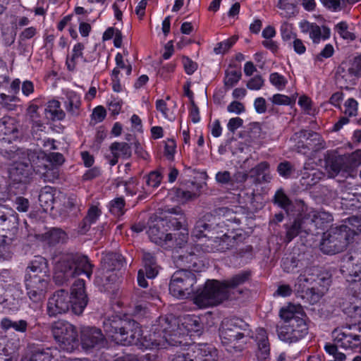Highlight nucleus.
Returning a JSON list of instances; mask_svg holds the SVG:
<instances>
[{"mask_svg":"<svg viewBox=\"0 0 361 361\" xmlns=\"http://www.w3.org/2000/svg\"><path fill=\"white\" fill-rule=\"evenodd\" d=\"M211 216H205L198 220L192 232L191 242L188 243V229L180 221V219L170 216L167 219L151 217L148 221L147 233L150 240L164 248L184 247L187 255H174L189 268L196 269V254L194 251L188 252L189 249L195 250L197 252L202 250L204 252H211L214 250H224L227 247L231 241L228 229L224 222H219L212 228Z\"/></svg>","mask_w":361,"mask_h":361,"instance_id":"f257e3e1","label":"nucleus"},{"mask_svg":"<svg viewBox=\"0 0 361 361\" xmlns=\"http://www.w3.org/2000/svg\"><path fill=\"white\" fill-rule=\"evenodd\" d=\"M179 326L178 319L173 315L160 317L151 329L152 334L142 336L138 323L118 315L108 317L103 322L106 337L117 344L136 345L145 349L164 348L166 346L181 345L183 337L188 333L199 334L202 329L200 319L195 315H186Z\"/></svg>","mask_w":361,"mask_h":361,"instance_id":"f03ea898","label":"nucleus"},{"mask_svg":"<svg viewBox=\"0 0 361 361\" xmlns=\"http://www.w3.org/2000/svg\"><path fill=\"white\" fill-rule=\"evenodd\" d=\"M279 316L281 323L276 326V333L280 341L293 344L307 336L309 322L300 305L287 304L280 309Z\"/></svg>","mask_w":361,"mask_h":361,"instance_id":"7ed1b4c3","label":"nucleus"},{"mask_svg":"<svg viewBox=\"0 0 361 361\" xmlns=\"http://www.w3.org/2000/svg\"><path fill=\"white\" fill-rule=\"evenodd\" d=\"M249 276L248 272L243 271L223 282L207 280L204 286L195 293L193 303L200 309L216 306L228 298L231 289L248 280Z\"/></svg>","mask_w":361,"mask_h":361,"instance_id":"20e7f679","label":"nucleus"},{"mask_svg":"<svg viewBox=\"0 0 361 361\" xmlns=\"http://www.w3.org/2000/svg\"><path fill=\"white\" fill-rule=\"evenodd\" d=\"M88 299L85 292V281L76 280L71 286V295L63 290L56 291L47 302V312L50 316L66 312L70 307L75 314L83 312Z\"/></svg>","mask_w":361,"mask_h":361,"instance_id":"39448f33","label":"nucleus"},{"mask_svg":"<svg viewBox=\"0 0 361 361\" xmlns=\"http://www.w3.org/2000/svg\"><path fill=\"white\" fill-rule=\"evenodd\" d=\"M92 265L85 256L68 253L61 256L55 266L54 279L62 284L70 278L84 274L87 278L92 275Z\"/></svg>","mask_w":361,"mask_h":361,"instance_id":"423d86ee","label":"nucleus"},{"mask_svg":"<svg viewBox=\"0 0 361 361\" xmlns=\"http://www.w3.org/2000/svg\"><path fill=\"white\" fill-rule=\"evenodd\" d=\"M275 203L278 204L281 209L286 211V214L292 212L290 207L297 209L298 212H302L305 214V219L307 226L311 229L314 227L316 229L323 228L326 224L330 223L333 221L331 214L324 211H315L313 209H308L305 204L300 201L293 203L290 201L288 197L284 194L283 190H279L275 194Z\"/></svg>","mask_w":361,"mask_h":361,"instance_id":"0eeeda50","label":"nucleus"},{"mask_svg":"<svg viewBox=\"0 0 361 361\" xmlns=\"http://www.w3.org/2000/svg\"><path fill=\"white\" fill-rule=\"evenodd\" d=\"M329 280L318 276V269L315 267L305 269L298 276L295 284V288L298 292L304 293L306 295L312 294V302H317L324 291L327 289Z\"/></svg>","mask_w":361,"mask_h":361,"instance_id":"6e6552de","label":"nucleus"},{"mask_svg":"<svg viewBox=\"0 0 361 361\" xmlns=\"http://www.w3.org/2000/svg\"><path fill=\"white\" fill-rule=\"evenodd\" d=\"M361 165V150H356L350 154L329 157L326 160V170L329 178L338 173L345 177H354L355 170Z\"/></svg>","mask_w":361,"mask_h":361,"instance_id":"1a4fd4ad","label":"nucleus"},{"mask_svg":"<svg viewBox=\"0 0 361 361\" xmlns=\"http://www.w3.org/2000/svg\"><path fill=\"white\" fill-rule=\"evenodd\" d=\"M51 332L63 350L71 353L78 349L79 346L78 332L73 324L63 320L56 321L51 326Z\"/></svg>","mask_w":361,"mask_h":361,"instance_id":"9d476101","label":"nucleus"},{"mask_svg":"<svg viewBox=\"0 0 361 361\" xmlns=\"http://www.w3.org/2000/svg\"><path fill=\"white\" fill-rule=\"evenodd\" d=\"M196 283V276L193 272L187 269L178 270L171 278L169 293L178 299L187 298L193 293Z\"/></svg>","mask_w":361,"mask_h":361,"instance_id":"9b49d317","label":"nucleus"},{"mask_svg":"<svg viewBox=\"0 0 361 361\" xmlns=\"http://www.w3.org/2000/svg\"><path fill=\"white\" fill-rule=\"evenodd\" d=\"M351 243L350 235L343 233L338 227L324 233L320 250L325 254L334 255L342 252Z\"/></svg>","mask_w":361,"mask_h":361,"instance_id":"f8f14e48","label":"nucleus"},{"mask_svg":"<svg viewBox=\"0 0 361 361\" xmlns=\"http://www.w3.org/2000/svg\"><path fill=\"white\" fill-rule=\"evenodd\" d=\"M49 283V274L25 276L27 295L33 302H42L45 298Z\"/></svg>","mask_w":361,"mask_h":361,"instance_id":"ddd939ff","label":"nucleus"},{"mask_svg":"<svg viewBox=\"0 0 361 361\" xmlns=\"http://www.w3.org/2000/svg\"><path fill=\"white\" fill-rule=\"evenodd\" d=\"M238 324V319H226L222 322L219 329V336L222 344L235 350H240V348L236 345L240 339L245 336L253 337V336L245 335V332H242Z\"/></svg>","mask_w":361,"mask_h":361,"instance_id":"4468645a","label":"nucleus"},{"mask_svg":"<svg viewBox=\"0 0 361 361\" xmlns=\"http://www.w3.org/2000/svg\"><path fill=\"white\" fill-rule=\"evenodd\" d=\"M28 160L33 171L44 176H47L48 172L47 162H50L52 165H61L64 161L63 155L57 152L50 153L48 156L44 153L37 156L35 153L29 154Z\"/></svg>","mask_w":361,"mask_h":361,"instance_id":"2eb2a0df","label":"nucleus"},{"mask_svg":"<svg viewBox=\"0 0 361 361\" xmlns=\"http://www.w3.org/2000/svg\"><path fill=\"white\" fill-rule=\"evenodd\" d=\"M104 341V336L99 329L84 326L80 330V343L85 351L102 346Z\"/></svg>","mask_w":361,"mask_h":361,"instance_id":"dca6fc26","label":"nucleus"},{"mask_svg":"<svg viewBox=\"0 0 361 361\" xmlns=\"http://www.w3.org/2000/svg\"><path fill=\"white\" fill-rule=\"evenodd\" d=\"M21 361H90L87 358H68L62 357L61 352L56 348H49L37 351L30 356H26Z\"/></svg>","mask_w":361,"mask_h":361,"instance_id":"f3484780","label":"nucleus"},{"mask_svg":"<svg viewBox=\"0 0 361 361\" xmlns=\"http://www.w3.org/2000/svg\"><path fill=\"white\" fill-rule=\"evenodd\" d=\"M352 265L351 262L348 261L345 264L341 267V272L344 274L348 282L353 283L352 289L355 292L358 290V294H361V265L355 264L352 267L350 270H348ZM355 314L361 317V305L355 306L353 307Z\"/></svg>","mask_w":361,"mask_h":361,"instance_id":"a211bd4d","label":"nucleus"},{"mask_svg":"<svg viewBox=\"0 0 361 361\" xmlns=\"http://www.w3.org/2000/svg\"><path fill=\"white\" fill-rule=\"evenodd\" d=\"M301 32L308 34L310 38L314 44H319L330 37V30L326 26H319L307 20H302L299 23Z\"/></svg>","mask_w":361,"mask_h":361,"instance_id":"6ab92c4d","label":"nucleus"},{"mask_svg":"<svg viewBox=\"0 0 361 361\" xmlns=\"http://www.w3.org/2000/svg\"><path fill=\"white\" fill-rule=\"evenodd\" d=\"M143 264V268L140 269L137 273V283L140 286L146 288L147 286V282L145 279V276L147 279H154L158 274L159 271L154 258L150 253L144 254Z\"/></svg>","mask_w":361,"mask_h":361,"instance_id":"aec40b11","label":"nucleus"},{"mask_svg":"<svg viewBox=\"0 0 361 361\" xmlns=\"http://www.w3.org/2000/svg\"><path fill=\"white\" fill-rule=\"evenodd\" d=\"M333 337L337 345L345 349L358 350L361 353V336L346 334L336 329L333 332Z\"/></svg>","mask_w":361,"mask_h":361,"instance_id":"412c9836","label":"nucleus"},{"mask_svg":"<svg viewBox=\"0 0 361 361\" xmlns=\"http://www.w3.org/2000/svg\"><path fill=\"white\" fill-rule=\"evenodd\" d=\"M19 136V132L13 118L6 116L0 121V140L6 142L16 140Z\"/></svg>","mask_w":361,"mask_h":361,"instance_id":"4be33fe9","label":"nucleus"},{"mask_svg":"<svg viewBox=\"0 0 361 361\" xmlns=\"http://www.w3.org/2000/svg\"><path fill=\"white\" fill-rule=\"evenodd\" d=\"M290 209H292V212L287 214L288 215H295L297 212L299 216L294 221L291 226L287 228L286 235V240L287 243L290 242L301 231H304L305 233L311 231V228L307 226L305 217L302 216V212H298L297 209H295L293 207H290Z\"/></svg>","mask_w":361,"mask_h":361,"instance_id":"5701e85b","label":"nucleus"},{"mask_svg":"<svg viewBox=\"0 0 361 361\" xmlns=\"http://www.w3.org/2000/svg\"><path fill=\"white\" fill-rule=\"evenodd\" d=\"M255 339L257 343L258 349L256 356L258 360H266L269 356L270 346L267 331L259 328L256 330Z\"/></svg>","mask_w":361,"mask_h":361,"instance_id":"b1692460","label":"nucleus"},{"mask_svg":"<svg viewBox=\"0 0 361 361\" xmlns=\"http://www.w3.org/2000/svg\"><path fill=\"white\" fill-rule=\"evenodd\" d=\"M156 109L164 118L170 121H173L176 119L177 104L169 97H167L166 100L158 99L156 102Z\"/></svg>","mask_w":361,"mask_h":361,"instance_id":"393cba45","label":"nucleus"},{"mask_svg":"<svg viewBox=\"0 0 361 361\" xmlns=\"http://www.w3.org/2000/svg\"><path fill=\"white\" fill-rule=\"evenodd\" d=\"M49 274L47 259L41 256H36L26 268L25 276Z\"/></svg>","mask_w":361,"mask_h":361,"instance_id":"a878e982","label":"nucleus"},{"mask_svg":"<svg viewBox=\"0 0 361 361\" xmlns=\"http://www.w3.org/2000/svg\"><path fill=\"white\" fill-rule=\"evenodd\" d=\"M343 233L350 235V241L353 242L355 235L361 233V218L352 216L344 221V224L338 226Z\"/></svg>","mask_w":361,"mask_h":361,"instance_id":"bb28decb","label":"nucleus"},{"mask_svg":"<svg viewBox=\"0 0 361 361\" xmlns=\"http://www.w3.org/2000/svg\"><path fill=\"white\" fill-rule=\"evenodd\" d=\"M64 105L69 114L73 116H78L81 106L80 94L73 91H67Z\"/></svg>","mask_w":361,"mask_h":361,"instance_id":"cd10ccee","label":"nucleus"},{"mask_svg":"<svg viewBox=\"0 0 361 361\" xmlns=\"http://www.w3.org/2000/svg\"><path fill=\"white\" fill-rule=\"evenodd\" d=\"M27 326V322L23 319L13 321L8 317H4L0 322V326L5 331L13 329L17 332L25 333Z\"/></svg>","mask_w":361,"mask_h":361,"instance_id":"c85d7f7f","label":"nucleus"},{"mask_svg":"<svg viewBox=\"0 0 361 361\" xmlns=\"http://www.w3.org/2000/svg\"><path fill=\"white\" fill-rule=\"evenodd\" d=\"M269 165L266 161H262L252 169L251 173L256 177V179L262 182H269L272 176L269 173Z\"/></svg>","mask_w":361,"mask_h":361,"instance_id":"c756f323","label":"nucleus"},{"mask_svg":"<svg viewBox=\"0 0 361 361\" xmlns=\"http://www.w3.org/2000/svg\"><path fill=\"white\" fill-rule=\"evenodd\" d=\"M197 192L195 191L183 190L181 189H175L169 192V197L172 200L178 203H185L197 196Z\"/></svg>","mask_w":361,"mask_h":361,"instance_id":"7c9ffc66","label":"nucleus"},{"mask_svg":"<svg viewBox=\"0 0 361 361\" xmlns=\"http://www.w3.org/2000/svg\"><path fill=\"white\" fill-rule=\"evenodd\" d=\"M113 156L122 159H128L131 156L130 146L126 142H114L111 145Z\"/></svg>","mask_w":361,"mask_h":361,"instance_id":"2f4dec72","label":"nucleus"},{"mask_svg":"<svg viewBox=\"0 0 361 361\" xmlns=\"http://www.w3.org/2000/svg\"><path fill=\"white\" fill-rule=\"evenodd\" d=\"M67 238L66 233L59 228H52L44 234V240L49 245L63 243Z\"/></svg>","mask_w":361,"mask_h":361,"instance_id":"473e14b6","label":"nucleus"},{"mask_svg":"<svg viewBox=\"0 0 361 361\" xmlns=\"http://www.w3.org/2000/svg\"><path fill=\"white\" fill-rule=\"evenodd\" d=\"M299 0H279L276 6L281 11V15L290 17L296 13V6Z\"/></svg>","mask_w":361,"mask_h":361,"instance_id":"72a5a7b5","label":"nucleus"},{"mask_svg":"<svg viewBox=\"0 0 361 361\" xmlns=\"http://www.w3.org/2000/svg\"><path fill=\"white\" fill-rule=\"evenodd\" d=\"M83 49L84 46L81 43H77L74 45L71 55L68 56L66 59V64L68 70H73L75 64L82 59Z\"/></svg>","mask_w":361,"mask_h":361,"instance_id":"f704fd0d","label":"nucleus"},{"mask_svg":"<svg viewBox=\"0 0 361 361\" xmlns=\"http://www.w3.org/2000/svg\"><path fill=\"white\" fill-rule=\"evenodd\" d=\"M46 112L49 114L53 120H62L65 117V113L61 108L59 101L53 99L47 103Z\"/></svg>","mask_w":361,"mask_h":361,"instance_id":"c9c22d12","label":"nucleus"},{"mask_svg":"<svg viewBox=\"0 0 361 361\" xmlns=\"http://www.w3.org/2000/svg\"><path fill=\"white\" fill-rule=\"evenodd\" d=\"M14 297L11 298H6V305L12 312H17L20 310V307L23 303V293L19 289L14 290Z\"/></svg>","mask_w":361,"mask_h":361,"instance_id":"e433bc0d","label":"nucleus"},{"mask_svg":"<svg viewBox=\"0 0 361 361\" xmlns=\"http://www.w3.org/2000/svg\"><path fill=\"white\" fill-rule=\"evenodd\" d=\"M39 201L41 206L45 207V209H47L49 207H52L54 196L51 187H45L41 190L39 195Z\"/></svg>","mask_w":361,"mask_h":361,"instance_id":"4c0bfd02","label":"nucleus"},{"mask_svg":"<svg viewBox=\"0 0 361 361\" xmlns=\"http://www.w3.org/2000/svg\"><path fill=\"white\" fill-rule=\"evenodd\" d=\"M241 77L242 74L239 71L232 70L226 71L224 80L225 88L228 90L233 87L240 81Z\"/></svg>","mask_w":361,"mask_h":361,"instance_id":"58836bf2","label":"nucleus"},{"mask_svg":"<svg viewBox=\"0 0 361 361\" xmlns=\"http://www.w3.org/2000/svg\"><path fill=\"white\" fill-rule=\"evenodd\" d=\"M269 82L279 91L285 89L288 80L285 76L279 73H272L269 75Z\"/></svg>","mask_w":361,"mask_h":361,"instance_id":"ea45409f","label":"nucleus"},{"mask_svg":"<svg viewBox=\"0 0 361 361\" xmlns=\"http://www.w3.org/2000/svg\"><path fill=\"white\" fill-rule=\"evenodd\" d=\"M18 101V98L16 96H9L4 93H0V104L9 111L16 109V103Z\"/></svg>","mask_w":361,"mask_h":361,"instance_id":"a19ab883","label":"nucleus"},{"mask_svg":"<svg viewBox=\"0 0 361 361\" xmlns=\"http://www.w3.org/2000/svg\"><path fill=\"white\" fill-rule=\"evenodd\" d=\"M236 38L231 37L216 44L214 48L216 54H225L236 42Z\"/></svg>","mask_w":361,"mask_h":361,"instance_id":"79ce46f5","label":"nucleus"},{"mask_svg":"<svg viewBox=\"0 0 361 361\" xmlns=\"http://www.w3.org/2000/svg\"><path fill=\"white\" fill-rule=\"evenodd\" d=\"M102 212L101 209L98 207L97 205H92L87 212V216L84 220V223L86 225L92 224L96 223L99 216H101Z\"/></svg>","mask_w":361,"mask_h":361,"instance_id":"37998d69","label":"nucleus"},{"mask_svg":"<svg viewBox=\"0 0 361 361\" xmlns=\"http://www.w3.org/2000/svg\"><path fill=\"white\" fill-rule=\"evenodd\" d=\"M324 349L326 352L331 356H332L333 359L329 361H345V355L344 353L338 352L337 348L331 343H327L324 346Z\"/></svg>","mask_w":361,"mask_h":361,"instance_id":"c03bdc74","label":"nucleus"},{"mask_svg":"<svg viewBox=\"0 0 361 361\" xmlns=\"http://www.w3.org/2000/svg\"><path fill=\"white\" fill-rule=\"evenodd\" d=\"M324 177V174L319 171H312L311 173L306 175L304 174L302 179L304 180L303 184L311 186L316 184L320 179Z\"/></svg>","mask_w":361,"mask_h":361,"instance_id":"a18cd8bd","label":"nucleus"},{"mask_svg":"<svg viewBox=\"0 0 361 361\" xmlns=\"http://www.w3.org/2000/svg\"><path fill=\"white\" fill-rule=\"evenodd\" d=\"M124 200L121 197H118L112 200L110 203V212L115 216L123 214Z\"/></svg>","mask_w":361,"mask_h":361,"instance_id":"49530a36","label":"nucleus"},{"mask_svg":"<svg viewBox=\"0 0 361 361\" xmlns=\"http://www.w3.org/2000/svg\"><path fill=\"white\" fill-rule=\"evenodd\" d=\"M298 105L307 114H314L315 110L312 108V102L311 99L305 96L302 95L299 97Z\"/></svg>","mask_w":361,"mask_h":361,"instance_id":"de8ad7c7","label":"nucleus"},{"mask_svg":"<svg viewBox=\"0 0 361 361\" xmlns=\"http://www.w3.org/2000/svg\"><path fill=\"white\" fill-rule=\"evenodd\" d=\"M176 67V63L175 61L169 62L159 68L158 74L164 79H168L171 74L174 72Z\"/></svg>","mask_w":361,"mask_h":361,"instance_id":"09e8293b","label":"nucleus"},{"mask_svg":"<svg viewBox=\"0 0 361 361\" xmlns=\"http://www.w3.org/2000/svg\"><path fill=\"white\" fill-rule=\"evenodd\" d=\"M336 30L338 34L345 39H353L354 35L348 30V24L344 22H340L336 25Z\"/></svg>","mask_w":361,"mask_h":361,"instance_id":"8fccbe9b","label":"nucleus"},{"mask_svg":"<svg viewBox=\"0 0 361 361\" xmlns=\"http://www.w3.org/2000/svg\"><path fill=\"white\" fill-rule=\"evenodd\" d=\"M281 36L283 40H294L297 38V35L293 31L292 27L288 23H284L281 27Z\"/></svg>","mask_w":361,"mask_h":361,"instance_id":"3c124183","label":"nucleus"},{"mask_svg":"<svg viewBox=\"0 0 361 361\" xmlns=\"http://www.w3.org/2000/svg\"><path fill=\"white\" fill-rule=\"evenodd\" d=\"M358 104L353 98L348 99L345 103V111L344 113L348 116H355L357 113Z\"/></svg>","mask_w":361,"mask_h":361,"instance_id":"603ef678","label":"nucleus"},{"mask_svg":"<svg viewBox=\"0 0 361 361\" xmlns=\"http://www.w3.org/2000/svg\"><path fill=\"white\" fill-rule=\"evenodd\" d=\"M161 181V176L159 171L151 172L147 178V185L152 188L158 187Z\"/></svg>","mask_w":361,"mask_h":361,"instance_id":"864d4df0","label":"nucleus"},{"mask_svg":"<svg viewBox=\"0 0 361 361\" xmlns=\"http://www.w3.org/2000/svg\"><path fill=\"white\" fill-rule=\"evenodd\" d=\"M277 171L281 176L288 178L292 173L293 166L288 161H283L279 164Z\"/></svg>","mask_w":361,"mask_h":361,"instance_id":"5fc2aeb1","label":"nucleus"},{"mask_svg":"<svg viewBox=\"0 0 361 361\" xmlns=\"http://www.w3.org/2000/svg\"><path fill=\"white\" fill-rule=\"evenodd\" d=\"M106 115V109L102 106L95 107L92 114V120L95 123H100L104 121Z\"/></svg>","mask_w":361,"mask_h":361,"instance_id":"6e6d98bb","label":"nucleus"},{"mask_svg":"<svg viewBox=\"0 0 361 361\" xmlns=\"http://www.w3.org/2000/svg\"><path fill=\"white\" fill-rule=\"evenodd\" d=\"M263 85V78L260 75H256L248 80L247 87L251 90H259Z\"/></svg>","mask_w":361,"mask_h":361,"instance_id":"4d7b16f0","label":"nucleus"},{"mask_svg":"<svg viewBox=\"0 0 361 361\" xmlns=\"http://www.w3.org/2000/svg\"><path fill=\"white\" fill-rule=\"evenodd\" d=\"M270 100L276 105H290L293 102L290 97L281 94H274Z\"/></svg>","mask_w":361,"mask_h":361,"instance_id":"13d9d810","label":"nucleus"},{"mask_svg":"<svg viewBox=\"0 0 361 361\" xmlns=\"http://www.w3.org/2000/svg\"><path fill=\"white\" fill-rule=\"evenodd\" d=\"M227 111L229 113L239 115L245 112V108L243 103L238 101H233L228 105Z\"/></svg>","mask_w":361,"mask_h":361,"instance_id":"bf43d9fd","label":"nucleus"},{"mask_svg":"<svg viewBox=\"0 0 361 361\" xmlns=\"http://www.w3.org/2000/svg\"><path fill=\"white\" fill-rule=\"evenodd\" d=\"M324 6L332 11H338L341 9L344 0H321Z\"/></svg>","mask_w":361,"mask_h":361,"instance_id":"052dcab7","label":"nucleus"},{"mask_svg":"<svg viewBox=\"0 0 361 361\" xmlns=\"http://www.w3.org/2000/svg\"><path fill=\"white\" fill-rule=\"evenodd\" d=\"M176 144L173 140H168L164 145V154L169 159H173L176 153Z\"/></svg>","mask_w":361,"mask_h":361,"instance_id":"680f3d73","label":"nucleus"},{"mask_svg":"<svg viewBox=\"0 0 361 361\" xmlns=\"http://www.w3.org/2000/svg\"><path fill=\"white\" fill-rule=\"evenodd\" d=\"M183 65L185 69V71L188 75H192L197 68V65L195 62L192 61L188 57H183Z\"/></svg>","mask_w":361,"mask_h":361,"instance_id":"e2e57ef3","label":"nucleus"},{"mask_svg":"<svg viewBox=\"0 0 361 361\" xmlns=\"http://www.w3.org/2000/svg\"><path fill=\"white\" fill-rule=\"evenodd\" d=\"M334 52V47L331 44L325 45L321 52L316 56L317 61H322L323 59H328L331 57Z\"/></svg>","mask_w":361,"mask_h":361,"instance_id":"0e129e2a","label":"nucleus"},{"mask_svg":"<svg viewBox=\"0 0 361 361\" xmlns=\"http://www.w3.org/2000/svg\"><path fill=\"white\" fill-rule=\"evenodd\" d=\"M281 266L284 271L287 273H291L294 271L298 264L295 259L286 258L283 259Z\"/></svg>","mask_w":361,"mask_h":361,"instance_id":"69168bd1","label":"nucleus"},{"mask_svg":"<svg viewBox=\"0 0 361 361\" xmlns=\"http://www.w3.org/2000/svg\"><path fill=\"white\" fill-rule=\"evenodd\" d=\"M122 102L119 99H114L109 104V111L114 116H118L120 114L122 107Z\"/></svg>","mask_w":361,"mask_h":361,"instance_id":"338daca9","label":"nucleus"},{"mask_svg":"<svg viewBox=\"0 0 361 361\" xmlns=\"http://www.w3.org/2000/svg\"><path fill=\"white\" fill-rule=\"evenodd\" d=\"M243 121L242 118L239 117L232 118L228 122L227 128L229 131L233 133L238 128L241 127L243 126Z\"/></svg>","mask_w":361,"mask_h":361,"instance_id":"774afa93","label":"nucleus"}]
</instances>
